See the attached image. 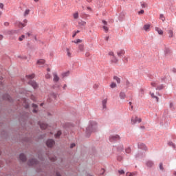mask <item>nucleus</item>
Returning <instances> with one entry per match:
<instances>
[{
    "mask_svg": "<svg viewBox=\"0 0 176 176\" xmlns=\"http://www.w3.org/2000/svg\"><path fill=\"white\" fill-rule=\"evenodd\" d=\"M97 131V122L94 121H90L89 126L86 128V134L87 137H90L91 133Z\"/></svg>",
    "mask_w": 176,
    "mask_h": 176,
    "instance_id": "1",
    "label": "nucleus"
},
{
    "mask_svg": "<svg viewBox=\"0 0 176 176\" xmlns=\"http://www.w3.org/2000/svg\"><path fill=\"white\" fill-rule=\"evenodd\" d=\"M135 159H142V157H144V153L140 152L135 155Z\"/></svg>",
    "mask_w": 176,
    "mask_h": 176,
    "instance_id": "15",
    "label": "nucleus"
},
{
    "mask_svg": "<svg viewBox=\"0 0 176 176\" xmlns=\"http://www.w3.org/2000/svg\"><path fill=\"white\" fill-rule=\"evenodd\" d=\"M76 146L75 143H72L70 144V148L71 149H72V148H74V146Z\"/></svg>",
    "mask_w": 176,
    "mask_h": 176,
    "instance_id": "54",
    "label": "nucleus"
},
{
    "mask_svg": "<svg viewBox=\"0 0 176 176\" xmlns=\"http://www.w3.org/2000/svg\"><path fill=\"white\" fill-rule=\"evenodd\" d=\"M3 6H4L3 3H0V9H3Z\"/></svg>",
    "mask_w": 176,
    "mask_h": 176,
    "instance_id": "58",
    "label": "nucleus"
},
{
    "mask_svg": "<svg viewBox=\"0 0 176 176\" xmlns=\"http://www.w3.org/2000/svg\"><path fill=\"white\" fill-rule=\"evenodd\" d=\"M19 160L23 162V163H25L27 162V156L24 153H21L19 155Z\"/></svg>",
    "mask_w": 176,
    "mask_h": 176,
    "instance_id": "8",
    "label": "nucleus"
},
{
    "mask_svg": "<svg viewBox=\"0 0 176 176\" xmlns=\"http://www.w3.org/2000/svg\"><path fill=\"white\" fill-rule=\"evenodd\" d=\"M142 121V120L141 118H138L137 116L135 117H132L131 120V124H135V123H141V122Z\"/></svg>",
    "mask_w": 176,
    "mask_h": 176,
    "instance_id": "5",
    "label": "nucleus"
},
{
    "mask_svg": "<svg viewBox=\"0 0 176 176\" xmlns=\"http://www.w3.org/2000/svg\"><path fill=\"white\" fill-rule=\"evenodd\" d=\"M140 4H141L142 8H146V6H148V4H146V3H145V2H141Z\"/></svg>",
    "mask_w": 176,
    "mask_h": 176,
    "instance_id": "42",
    "label": "nucleus"
},
{
    "mask_svg": "<svg viewBox=\"0 0 176 176\" xmlns=\"http://www.w3.org/2000/svg\"><path fill=\"white\" fill-rule=\"evenodd\" d=\"M28 85L32 86L33 89H36V87H38V84L36 83V82L32 80L28 82Z\"/></svg>",
    "mask_w": 176,
    "mask_h": 176,
    "instance_id": "9",
    "label": "nucleus"
},
{
    "mask_svg": "<svg viewBox=\"0 0 176 176\" xmlns=\"http://www.w3.org/2000/svg\"><path fill=\"white\" fill-rule=\"evenodd\" d=\"M32 108H34V109H36V108H38V105L36 104H34V103L32 104Z\"/></svg>",
    "mask_w": 176,
    "mask_h": 176,
    "instance_id": "50",
    "label": "nucleus"
},
{
    "mask_svg": "<svg viewBox=\"0 0 176 176\" xmlns=\"http://www.w3.org/2000/svg\"><path fill=\"white\" fill-rule=\"evenodd\" d=\"M45 78L47 79H50V74H47L46 76H45Z\"/></svg>",
    "mask_w": 176,
    "mask_h": 176,
    "instance_id": "56",
    "label": "nucleus"
},
{
    "mask_svg": "<svg viewBox=\"0 0 176 176\" xmlns=\"http://www.w3.org/2000/svg\"><path fill=\"white\" fill-rule=\"evenodd\" d=\"M53 76H54V79H53L54 82L55 83H57V82L60 80V77H58V75H57L56 72L53 73Z\"/></svg>",
    "mask_w": 176,
    "mask_h": 176,
    "instance_id": "12",
    "label": "nucleus"
},
{
    "mask_svg": "<svg viewBox=\"0 0 176 176\" xmlns=\"http://www.w3.org/2000/svg\"><path fill=\"white\" fill-rule=\"evenodd\" d=\"M139 96H140V97H142V96H144V89H140Z\"/></svg>",
    "mask_w": 176,
    "mask_h": 176,
    "instance_id": "46",
    "label": "nucleus"
},
{
    "mask_svg": "<svg viewBox=\"0 0 176 176\" xmlns=\"http://www.w3.org/2000/svg\"><path fill=\"white\" fill-rule=\"evenodd\" d=\"M164 54H165L166 57H167V56H170V54H171V51L170 50L169 48H165Z\"/></svg>",
    "mask_w": 176,
    "mask_h": 176,
    "instance_id": "17",
    "label": "nucleus"
},
{
    "mask_svg": "<svg viewBox=\"0 0 176 176\" xmlns=\"http://www.w3.org/2000/svg\"><path fill=\"white\" fill-rule=\"evenodd\" d=\"M60 135H61V131H58V132L55 134L56 138H60Z\"/></svg>",
    "mask_w": 176,
    "mask_h": 176,
    "instance_id": "38",
    "label": "nucleus"
},
{
    "mask_svg": "<svg viewBox=\"0 0 176 176\" xmlns=\"http://www.w3.org/2000/svg\"><path fill=\"white\" fill-rule=\"evenodd\" d=\"M125 152H126V153H131V148L128 147V148H125Z\"/></svg>",
    "mask_w": 176,
    "mask_h": 176,
    "instance_id": "40",
    "label": "nucleus"
},
{
    "mask_svg": "<svg viewBox=\"0 0 176 176\" xmlns=\"http://www.w3.org/2000/svg\"><path fill=\"white\" fill-rule=\"evenodd\" d=\"M114 80H116L117 83H120V78L116 76L113 77Z\"/></svg>",
    "mask_w": 176,
    "mask_h": 176,
    "instance_id": "39",
    "label": "nucleus"
},
{
    "mask_svg": "<svg viewBox=\"0 0 176 176\" xmlns=\"http://www.w3.org/2000/svg\"><path fill=\"white\" fill-rule=\"evenodd\" d=\"M38 159H39V160H41V162H43V160H45V158L43 157V155H42V153L41 151L38 153Z\"/></svg>",
    "mask_w": 176,
    "mask_h": 176,
    "instance_id": "23",
    "label": "nucleus"
},
{
    "mask_svg": "<svg viewBox=\"0 0 176 176\" xmlns=\"http://www.w3.org/2000/svg\"><path fill=\"white\" fill-rule=\"evenodd\" d=\"M126 176H133V173H126Z\"/></svg>",
    "mask_w": 176,
    "mask_h": 176,
    "instance_id": "57",
    "label": "nucleus"
},
{
    "mask_svg": "<svg viewBox=\"0 0 176 176\" xmlns=\"http://www.w3.org/2000/svg\"><path fill=\"white\" fill-rule=\"evenodd\" d=\"M26 78L28 79H34V78H35V74H29L28 76H26Z\"/></svg>",
    "mask_w": 176,
    "mask_h": 176,
    "instance_id": "37",
    "label": "nucleus"
},
{
    "mask_svg": "<svg viewBox=\"0 0 176 176\" xmlns=\"http://www.w3.org/2000/svg\"><path fill=\"white\" fill-rule=\"evenodd\" d=\"M160 20H162V21H166V18H164V15H163V14H161L160 15Z\"/></svg>",
    "mask_w": 176,
    "mask_h": 176,
    "instance_id": "41",
    "label": "nucleus"
},
{
    "mask_svg": "<svg viewBox=\"0 0 176 176\" xmlns=\"http://www.w3.org/2000/svg\"><path fill=\"white\" fill-rule=\"evenodd\" d=\"M138 148L142 151H148V147L144 143H138Z\"/></svg>",
    "mask_w": 176,
    "mask_h": 176,
    "instance_id": "7",
    "label": "nucleus"
},
{
    "mask_svg": "<svg viewBox=\"0 0 176 176\" xmlns=\"http://www.w3.org/2000/svg\"><path fill=\"white\" fill-rule=\"evenodd\" d=\"M102 24H104V25H103V27H102V28H103V30H104V31L105 32H108V31H109V28H108V27H107V24H108V22H107L106 21H102Z\"/></svg>",
    "mask_w": 176,
    "mask_h": 176,
    "instance_id": "10",
    "label": "nucleus"
},
{
    "mask_svg": "<svg viewBox=\"0 0 176 176\" xmlns=\"http://www.w3.org/2000/svg\"><path fill=\"white\" fill-rule=\"evenodd\" d=\"M98 87V85L97 84H95L94 85V89H97Z\"/></svg>",
    "mask_w": 176,
    "mask_h": 176,
    "instance_id": "60",
    "label": "nucleus"
},
{
    "mask_svg": "<svg viewBox=\"0 0 176 176\" xmlns=\"http://www.w3.org/2000/svg\"><path fill=\"white\" fill-rule=\"evenodd\" d=\"M23 23H19V26L21 27V28H24V27H25V25H27V23H28V20L24 19V20H23Z\"/></svg>",
    "mask_w": 176,
    "mask_h": 176,
    "instance_id": "16",
    "label": "nucleus"
},
{
    "mask_svg": "<svg viewBox=\"0 0 176 176\" xmlns=\"http://www.w3.org/2000/svg\"><path fill=\"white\" fill-rule=\"evenodd\" d=\"M120 100H124L126 98V93L123 91L120 92Z\"/></svg>",
    "mask_w": 176,
    "mask_h": 176,
    "instance_id": "24",
    "label": "nucleus"
},
{
    "mask_svg": "<svg viewBox=\"0 0 176 176\" xmlns=\"http://www.w3.org/2000/svg\"><path fill=\"white\" fill-rule=\"evenodd\" d=\"M110 87H111V89H115V87H116V83L112 82V83L110 85Z\"/></svg>",
    "mask_w": 176,
    "mask_h": 176,
    "instance_id": "44",
    "label": "nucleus"
},
{
    "mask_svg": "<svg viewBox=\"0 0 176 176\" xmlns=\"http://www.w3.org/2000/svg\"><path fill=\"white\" fill-rule=\"evenodd\" d=\"M31 12V10H30V9H26L25 10V12H23V16L25 17H27V16H28V14H30V12Z\"/></svg>",
    "mask_w": 176,
    "mask_h": 176,
    "instance_id": "30",
    "label": "nucleus"
},
{
    "mask_svg": "<svg viewBox=\"0 0 176 176\" xmlns=\"http://www.w3.org/2000/svg\"><path fill=\"white\" fill-rule=\"evenodd\" d=\"M4 25L5 27H9V22H5Z\"/></svg>",
    "mask_w": 176,
    "mask_h": 176,
    "instance_id": "55",
    "label": "nucleus"
},
{
    "mask_svg": "<svg viewBox=\"0 0 176 176\" xmlns=\"http://www.w3.org/2000/svg\"><path fill=\"white\" fill-rule=\"evenodd\" d=\"M26 35H27V36H31V33L30 32H28V33H26Z\"/></svg>",
    "mask_w": 176,
    "mask_h": 176,
    "instance_id": "63",
    "label": "nucleus"
},
{
    "mask_svg": "<svg viewBox=\"0 0 176 176\" xmlns=\"http://www.w3.org/2000/svg\"><path fill=\"white\" fill-rule=\"evenodd\" d=\"M118 173H119V174H120V175L124 174V170H118Z\"/></svg>",
    "mask_w": 176,
    "mask_h": 176,
    "instance_id": "53",
    "label": "nucleus"
},
{
    "mask_svg": "<svg viewBox=\"0 0 176 176\" xmlns=\"http://www.w3.org/2000/svg\"><path fill=\"white\" fill-rule=\"evenodd\" d=\"M124 53H126L124 50H120V51H118L117 52V54H118V57H122V56H124Z\"/></svg>",
    "mask_w": 176,
    "mask_h": 176,
    "instance_id": "14",
    "label": "nucleus"
},
{
    "mask_svg": "<svg viewBox=\"0 0 176 176\" xmlns=\"http://www.w3.org/2000/svg\"><path fill=\"white\" fill-rule=\"evenodd\" d=\"M56 176H61V174H60V173H56Z\"/></svg>",
    "mask_w": 176,
    "mask_h": 176,
    "instance_id": "64",
    "label": "nucleus"
},
{
    "mask_svg": "<svg viewBox=\"0 0 176 176\" xmlns=\"http://www.w3.org/2000/svg\"><path fill=\"white\" fill-rule=\"evenodd\" d=\"M155 31L158 32L159 35H163V30L158 27L155 28Z\"/></svg>",
    "mask_w": 176,
    "mask_h": 176,
    "instance_id": "25",
    "label": "nucleus"
},
{
    "mask_svg": "<svg viewBox=\"0 0 176 176\" xmlns=\"http://www.w3.org/2000/svg\"><path fill=\"white\" fill-rule=\"evenodd\" d=\"M144 10H141L140 11L138 12V14H144Z\"/></svg>",
    "mask_w": 176,
    "mask_h": 176,
    "instance_id": "52",
    "label": "nucleus"
},
{
    "mask_svg": "<svg viewBox=\"0 0 176 176\" xmlns=\"http://www.w3.org/2000/svg\"><path fill=\"white\" fill-rule=\"evenodd\" d=\"M40 127L42 130H45L47 128V125H46V124H40Z\"/></svg>",
    "mask_w": 176,
    "mask_h": 176,
    "instance_id": "31",
    "label": "nucleus"
},
{
    "mask_svg": "<svg viewBox=\"0 0 176 176\" xmlns=\"http://www.w3.org/2000/svg\"><path fill=\"white\" fill-rule=\"evenodd\" d=\"M38 163H39V162L35 158H32L28 161V166H35V164H38Z\"/></svg>",
    "mask_w": 176,
    "mask_h": 176,
    "instance_id": "3",
    "label": "nucleus"
},
{
    "mask_svg": "<svg viewBox=\"0 0 176 176\" xmlns=\"http://www.w3.org/2000/svg\"><path fill=\"white\" fill-rule=\"evenodd\" d=\"M3 100L5 101H9V102H13V98H12V97L8 94H3Z\"/></svg>",
    "mask_w": 176,
    "mask_h": 176,
    "instance_id": "4",
    "label": "nucleus"
},
{
    "mask_svg": "<svg viewBox=\"0 0 176 176\" xmlns=\"http://www.w3.org/2000/svg\"><path fill=\"white\" fill-rule=\"evenodd\" d=\"M151 29V25H144L143 27V30H144V31H149V30Z\"/></svg>",
    "mask_w": 176,
    "mask_h": 176,
    "instance_id": "28",
    "label": "nucleus"
},
{
    "mask_svg": "<svg viewBox=\"0 0 176 176\" xmlns=\"http://www.w3.org/2000/svg\"><path fill=\"white\" fill-rule=\"evenodd\" d=\"M69 74H70V72L69 71H67L66 72H64L62 74V78L63 79L65 78H67V76H69Z\"/></svg>",
    "mask_w": 176,
    "mask_h": 176,
    "instance_id": "20",
    "label": "nucleus"
},
{
    "mask_svg": "<svg viewBox=\"0 0 176 176\" xmlns=\"http://www.w3.org/2000/svg\"><path fill=\"white\" fill-rule=\"evenodd\" d=\"M110 142H116L117 141H120V136L119 135H111L109 137Z\"/></svg>",
    "mask_w": 176,
    "mask_h": 176,
    "instance_id": "2",
    "label": "nucleus"
},
{
    "mask_svg": "<svg viewBox=\"0 0 176 176\" xmlns=\"http://www.w3.org/2000/svg\"><path fill=\"white\" fill-rule=\"evenodd\" d=\"M111 63L112 64H117L118 63V58H116V56H113L111 58Z\"/></svg>",
    "mask_w": 176,
    "mask_h": 176,
    "instance_id": "19",
    "label": "nucleus"
},
{
    "mask_svg": "<svg viewBox=\"0 0 176 176\" xmlns=\"http://www.w3.org/2000/svg\"><path fill=\"white\" fill-rule=\"evenodd\" d=\"M107 99H104L102 102L103 109H107Z\"/></svg>",
    "mask_w": 176,
    "mask_h": 176,
    "instance_id": "27",
    "label": "nucleus"
},
{
    "mask_svg": "<svg viewBox=\"0 0 176 176\" xmlns=\"http://www.w3.org/2000/svg\"><path fill=\"white\" fill-rule=\"evenodd\" d=\"M163 89H164V85L163 84L158 85L156 87V90H163Z\"/></svg>",
    "mask_w": 176,
    "mask_h": 176,
    "instance_id": "32",
    "label": "nucleus"
},
{
    "mask_svg": "<svg viewBox=\"0 0 176 176\" xmlns=\"http://www.w3.org/2000/svg\"><path fill=\"white\" fill-rule=\"evenodd\" d=\"M66 52L68 57H71V56H72V54L71 53V50H69V48H67Z\"/></svg>",
    "mask_w": 176,
    "mask_h": 176,
    "instance_id": "35",
    "label": "nucleus"
},
{
    "mask_svg": "<svg viewBox=\"0 0 176 176\" xmlns=\"http://www.w3.org/2000/svg\"><path fill=\"white\" fill-rule=\"evenodd\" d=\"M151 86H153V87H156V86H157V82H151Z\"/></svg>",
    "mask_w": 176,
    "mask_h": 176,
    "instance_id": "51",
    "label": "nucleus"
},
{
    "mask_svg": "<svg viewBox=\"0 0 176 176\" xmlns=\"http://www.w3.org/2000/svg\"><path fill=\"white\" fill-rule=\"evenodd\" d=\"M81 25H86V22L82 21V22H81Z\"/></svg>",
    "mask_w": 176,
    "mask_h": 176,
    "instance_id": "62",
    "label": "nucleus"
},
{
    "mask_svg": "<svg viewBox=\"0 0 176 176\" xmlns=\"http://www.w3.org/2000/svg\"><path fill=\"white\" fill-rule=\"evenodd\" d=\"M160 170H162V171H163V170H164V168H163V163L160 164Z\"/></svg>",
    "mask_w": 176,
    "mask_h": 176,
    "instance_id": "49",
    "label": "nucleus"
},
{
    "mask_svg": "<svg viewBox=\"0 0 176 176\" xmlns=\"http://www.w3.org/2000/svg\"><path fill=\"white\" fill-rule=\"evenodd\" d=\"M78 52H85V45L83 44L78 45Z\"/></svg>",
    "mask_w": 176,
    "mask_h": 176,
    "instance_id": "22",
    "label": "nucleus"
},
{
    "mask_svg": "<svg viewBox=\"0 0 176 176\" xmlns=\"http://www.w3.org/2000/svg\"><path fill=\"white\" fill-rule=\"evenodd\" d=\"M126 85L129 87L130 86V81L126 80Z\"/></svg>",
    "mask_w": 176,
    "mask_h": 176,
    "instance_id": "59",
    "label": "nucleus"
},
{
    "mask_svg": "<svg viewBox=\"0 0 176 176\" xmlns=\"http://www.w3.org/2000/svg\"><path fill=\"white\" fill-rule=\"evenodd\" d=\"M146 166L149 168L153 167V166H155V162L152 160H147L146 162Z\"/></svg>",
    "mask_w": 176,
    "mask_h": 176,
    "instance_id": "11",
    "label": "nucleus"
},
{
    "mask_svg": "<svg viewBox=\"0 0 176 176\" xmlns=\"http://www.w3.org/2000/svg\"><path fill=\"white\" fill-rule=\"evenodd\" d=\"M168 34L169 35V38H173L174 36V32L173 30H168Z\"/></svg>",
    "mask_w": 176,
    "mask_h": 176,
    "instance_id": "36",
    "label": "nucleus"
},
{
    "mask_svg": "<svg viewBox=\"0 0 176 176\" xmlns=\"http://www.w3.org/2000/svg\"><path fill=\"white\" fill-rule=\"evenodd\" d=\"M50 98H53L54 100H56V98H57V94L54 92H52L50 94Z\"/></svg>",
    "mask_w": 176,
    "mask_h": 176,
    "instance_id": "21",
    "label": "nucleus"
},
{
    "mask_svg": "<svg viewBox=\"0 0 176 176\" xmlns=\"http://www.w3.org/2000/svg\"><path fill=\"white\" fill-rule=\"evenodd\" d=\"M124 146H123V144H120L117 147V151L118 152H122V151H124Z\"/></svg>",
    "mask_w": 176,
    "mask_h": 176,
    "instance_id": "18",
    "label": "nucleus"
},
{
    "mask_svg": "<svg viewBox=\"0 0 176 176\" xmlns=\"http://www.w3.org/2000/svg\"><path fill=\"white\" fill-rule=\"evenodd\" d=\"M109 56H110V57H115V54L113 53V52H109Z\"/></svg>",
    "mask_w": 176,
    "mask_h": 176,
    "instance_id": "47",
    "label": "nucleus"
},
{
    "mask_svg": "<svg viewBox=\"0 0 176 176\" xmlns=\"http://www.w3.org/2000/svg\"><path fill=\"white\" fill-rule=\"evenodd\" d=\"M117 160H118V162H122V160H123V157H122V156H120V155H118V156L117 157Z\"/></svg>",
    "mask_w": 176,
    "mask_h": 176,
    "instance_id": "45",
    "label": "nucleus"
},
{
    "mask_svg": "<svg viewBox=\"0 0 176 176\" xmlns=\"http://www.w3.org/2000/svg\"><path fill=\"white\" fill-rule=\"evenodd\" d=\"M73 16H74V19H78V17H79V13L75 12V13L73 14Z\"/></svg>",
    "mask_w": 176,
    "mask_h": 176,
    "instance_id": "43",
    "label": "nucleus"
},
{
    "mask_svg": "<svg viewBox=\"0 0 176 176\" xmlns=\"http://www.w3.org/2000/svg\"><path fill=\"white\" fill-rule=\"evenodd\" d=\"M72 42L73 43H76V44L82 43V42H83V40L78 38L76 41H74Z\"/></svg>",
    "mask_w": 176,
    "mask_h": 176,
    "instance_id": "33",
    "label": "nucleus"
},
{
    "mask_svg": "<svg viewBox=\"0 0 176 176\" xmlns=\"http://www.w3.org/2000/svg\"><path fill=\"white\" fill-rule=\"evenodd\" d=\"M19 42H22V41H24L25 39V35L22 34L21 36L19 37Z\"/></svg>",
    "mask_w": 176,
    "mask_h": 176,
    "instance_id": "34",
    "label": "nucleus"
},
{
    "mask_svg": "<svg viewBox=\"0 0 176 176\" xmlns=\"http://www.w3.org/2000/svg\"><path fill=\"white\" fill-rule=\"evenodd\" d=\"M151 96L152 98H155L157 102H159V97L155 96V94L150 92Z\"/></svg>",
    "mask_w": 176,
    "mask_h": 176,
    "instance_id": "29",
    "label": "nucleus"
},
{
    "mask_svg": "<svg viewBox=\"0 0 176 176\" xmlns=\"http://www.w3.org/2000/svg\"><path fill=\"white\" fill-rule=\"evenodd\" d=\"M169 108H170V109H174V104H173V102L170 103Z\"/></svg>",
    "mask_w": 176,
    "mask_h": 176,
    "instance_id": "48",
    "label": "nucleus"
},
{
    "mask_svg": "<svg viewBox=\"0 0 176 176\" xmlns=\"http://www.w3.org/2000/svg\"><path fill=\"white\" fill-rule=\"evenodd\" d=\"M172 71L174 72V74H176V69L175 67L172 69Z\"/></svg>",
    "mask_w": 176,
    "mask_h": 176,
    "instance_id": "61",
    "label": "nucleus"
},
{
    "mask_svg": "<svg viewBox=\"0 0 176 176\" xmlns=\"http://www.w3.org/2000/svg\"><path fill=\"white\" fill-rule=\"evenodd\" d=\"M168 146H170V148H173V149H175L176 148L175 144H174L173 142H168Z\"/></svg>",
    "mask_w": 176,
    "mask_h": 176,
    "instance_id": "26",
    "label": "nucleus"
},
{
    "mask_svg": "<svg viewBox=\"0 0 176 176\" xmlns=\"http://www.w3.org/2000/svg\"><path fill=\"white\" fill-rule=\"evenodd\" d=\"M54 144H55V142L53 139H49L46 142V145L47 146H48V148H52Z\"/></svg>",
    "mask_w": 176,
    "mask_h": 176,
    "instance_id": "6",
    "label": "nucleus"
},
{
    "mask_svg": "<svg viewBox=\"0 0 176 176\" xmlns=\"http://www.w3.org/2000/svg\"><path fill=\"white\" fill-rule=\"evenodd\" d=\"M46 60L45 59H39L36 61V65H45Z\"/></svg>",
    "mask_w": 176,
    "mask_h": 176,
    "instance_id": "13",
    "label": "nucleus"
}]
</instances>
